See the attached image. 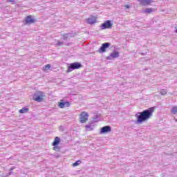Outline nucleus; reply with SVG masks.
Returning a JSON list of instances; mask_svg holds the SVG:
<instances>
[{
	"label": "nucleus",
	"instance_id": "obj_1",
	"mask_svg": "<svg viewBox=\"0 0 177 177\" xmlns=\"http://www.w3.org/2000/svg\"><path fill=\"white\" fill-rule=\"evenodd\" d=\"M154 113V109L149 108L148 109L144 110L142 112L138 113V115L136 116L137 122L138 124H142V122H146L148 120H150L153 117Z\"/></svg>",
	"mask_w": 177,
	"mask_h": 177
},
{
	"label": "nucleus",
	"instance_id": "obj_2",
	"mask_svg": "<svg viewBox=\"0 0 177 177\" xmlns=\"http://www.w3.org/2000/svg\"><path fill=\"white\" fill-rule=\"evenodd\" d=\"M44 97L45 95H44V93L41 91H37L33 95V100H35V102H38L39 103H41V102H44Z\"/></svg>",
	"mask_w": 177,
	"mask_h": 177
},
{
	"label": "nucleus",
	"instance_id": "obj_3",
	"mask_svg": "<svg viewBox=\"0 0 177 177\" xmlns=\"http://www.w3.org/2000/svg\"><path fill=\"white\" fill-rule=\"evenodd\" d=\"M81 64L78 63V62H73L72 64H71L70 66L68 67V73H71V71H73V70H78V68H81Z\"/></svg>",
	"mask_w": 177,
	"mask_h": 177
},
{
	"label": "nucleus",
	"instance_id": "obj_4",
	"mask_svg": "<svg viewBox=\"0 0 177 177\" xmlns=\"http://www.w3.org/2000/svg\"><path fill=\"white\" fill-rule=\"evenodd\" d=\"M88 118H89V115L86 111H83L80 115V121L81 124H85L86 121H88Z\"/></svg>",
	"mask_w": 177,
	"mask_h": 177
},
{
	"label": "nucleus",
	"instance_id": "obj_5",
	"mask_svg": "<svg viewBox=\"0 0 177 177\" xmlns=\"http://www.w3.org/2000/svg\"><path fill=\"white\" fill-rule=\"evenodd\" d=\"M58 107L59 109H64V107H70V102H65L63 100H61L59 102H58Z\"/></svg>",
	"mask_w": 177,
	"mask_h": 177
},
{
	"label": "nucleus",
	"instance_id": "obj_6",
	"mask_svg": "<svg viewBox=\"0 0 177 177\" xmlns=\"http://www.w3.org/2000/svg\"><path fill=\"white\" fill-rule=\"evenodd\" d=\"M35 22V19L31 15H28L25 18V24H32Z\"/></svg>",
	"mask_w": 177,
	"mask_h": 177
},
{
	"label": "nucleus",
	"instance_id": "obj_7",
	"mask_svg": "<svg viewBox=\"0 0 177 177\" xmlns=\"http://www.w3.org/2000/svg\"><path fill=\"white\" fill-rule=\"evenodd\" d=\"M102 30L111 28V27H113V24H111V21L110 20H108L102 24Z\"/></svg>",
	"mask_w": 177,
	"mask_h": 177
},
{
	"label": "nucleus",
	"instance_id": "obj_8",
	"mask_svg": "<svg viewBox=\"0 0 177 177\" xmlns=\"http://www.w3.org/2000/svg\"><path fill=\"white\" fill-rule=\"evenodd\" d=\"M138 2H140V5H141L142 6H146L151 5V2H153V1H151V0H138Z\"/></svg>",
	"mask_w": 177,
	"mask_h": 177
},
{
	"label": "nucleus",
	"instance_id": "obj_9",
	"mask_svg": "<svg viewBox=\"0 0 177 177\" xmlns=\"http://www.w3.org/2000/svg\"><path fill=\"white\" fill-rule=\"evenodd\" d=\"M108 48H110V43H104V44H102L99 50L100 52L104 53L106 52V49H108Z\"/></svg>",
	"mask_w": 177,
	"mask_h": 177
},
{
	"label": "nucleus",
	"instance_id": "obj_10",
	"mask_svg": "<svg viewBox=\"0 0 177 177\" xmlns=\"http://www.w3.org/2000/svg\"><path fill=\"white\" fill-rule=\"evenodd\" d=\"M101 133H106L107 132H111V127L109 126L103 127L100 131Z\"/></svg>",
	"mask_w": 177,
	"mask_h": 177
},
{
	"label": "nucleus",
	"instance_id": "obj_11",
	"mask_svg": "<svg viewBox=\"0 0 177 177\" xmlns=\"http://www.w3.org/2000/svg\"><path fill=\"white\" fill-rule=\"evenodd\" d=\"M96 21V17L91 16L87 19V23L88 24H93Z\"/></svg>",
	"mask_w": 177,
	"mask_h": 177
},
{
	"label": "nucleus",
	"instance_id": "obj_12",
	"mask_svg": "<svg viewBox=\"0 0 177 177\" xmlns=\"http://www.w3.org/2000/svg\"><path fill=\"white\" fill-rule=\"evenodd\" d=\"M120 56V53L118 51H114L110 55L111 59H115Z\"/></svg>",
	"mask_w": 177,
	"mask_h": 177
},
{
	"label": "nucleus",
	"instance_id": "obj_13",
	"mask_svg": "<svg viewBox=\"0 0 177 177\" xmlns=\"http://www.w3.org/2000/svg\"><path fill=\"white\" fill-rule=\"evenodd\" d=\"M30 109L28 108V106H26L25 108H22L21 109H20L19 111V113H20V114H24L26 113H28Z\"/></svg>",
	"mask_w": 177,
	"mask_h": 177
},
{
	"label": "nucleus",
	"instance_id": "obj_14",
	"mask_svg": "<svg viewBox=\"0 0 177 177\" xmlns=\"http://www.w3.org/2000/svg\"><path fill=\"white\" fill-rule=\"evenodd\" d=\"M59 143H60V138L59 137H55V140L53 142V146H57V145H59Z\"/></svg>",
	"mask_w": 177,
	"mask_h": 177
},
{
	"label": "nucleus",
	"instance_id": "obj_15",
	"mask_svg": "<svg viewBox=\"0 0 177 177\" xmlns=\"http://www.w3.org/2000/svg\"><path fill=\"white\" fill-rule=\"evenodd\" d=\"M52 67V66L50 64H46V66H43L42 70L43 71H48V70H49V68H50Z\"/></svg>",
	"mask_w": 177,
	"mask_h": 177
},
{
	"label": "nucleus",
	"instance_id": "obj_16",
	"mask_svg": "<svg viewBox=\"0 0 177 177\" xmlns=\"http://www.w3.org/2000/svg\"><path fill=\"white\" fill-rule=\"evenodd\" d=\"M82 162V161L81 160H77L75 162L73 163V167H78V165H80L81 163Z\"/></svg>",
	"mask_w": 177,
	"mask_h": 177
},
{
	"label": "nucleus",
	"instance_id": "obj_17",
	"mask_svg": "<svg viewBox=\"0 0 177 177\" xmlns=\"http://www.w3.org/2000/svg\"><path fill=\"white\" fill-rule=\"evenodd\" d=\"M171 114L177 113V106H174L171 111Z\"/></svg>",
	"mask_w": 177,
	"mask_h": 177
},
{
	"label": "nucleus",
	"instance_id": "obj_18",
	"mask_svg": "<svg viewBox=\"0 0 177 177\" xmlns=\"http://www.w3.org/2000/svg\"><path fill=\"white\" fill-rule=\"evenodd\" d=\"M151 12H153V9L152 8H147L145 10V13H151Z\"/></svg>",
	"mask_w": 177,
	"mask_h": 177
},
{
	"label": "nucleus",
	"instance_id": "obj_19",
	"mask_svg": "<svg viewBox=\"0 0 177 177\" xmlns=\"http://www.w3.org/2000/svg\"><path fill=\"white\" fill-rule=\"evenodd\" d=\"M124 8H126V9H129L130 6L129 5L127 4L124 6Z\"/></svg>",
	"mask_w": 177,
	"mask_h": 177
},
{
	"label": "nucleus",
	"instance_id": "obj_20",
	"mask_svg": "<svg viewBox=\"0 0 177 177\" xmlns=\"http://www.w3.org/2000/svg\"><path fill=\"white\" fill-rule=\"evenodd\" d=\"M68 35L67 34L64 35V38L65 39H66V38H68Z\"/></svg>",
	"mask_w": 177,
	"mask_h": 177
},
{
	"label": "nucleus",
	"instance_id": "obj_21",
	"mask_svg": "<svg viewBox=\"0 0 177 177\" xmlns=\"http://www.w3.org/2000/svg\"><path fill=\"white\" fill-rule=\"evenodd\" d=\"M163 91H161V93H162V95H167V91H164V93H162Z\"/></svg>",
	"mask_w": 177,
	"mask_h": 177
},
{
	"label": "nucleus",
	"instance_id": "obj_22",
	"mask_svg": "<svg viewBox=\"0 0 177 177\" xmlns=\"http://www.w3.org/2000/svg\"><path fill=\"white\" fill-rule=\"evenodd\" d=\"M8 2H13V0H7Z\"/></svg>",
	"mask_w": 177,
	"mask_h": 177
},
{
	"label": "nucleus",
	"instance_id": "obj_23",
	"mask_svg": "<svg viewBox=\"0 0 177 177\" xmlns=\"http://www.w3.org/2000/svg\"><path fill=\"white\" fill-rule=\"evenodd\" d=\"M86 129H88V128H91V127H89V126H86Z\"/></svg>",
	"mask_w": 177,
	"mask_h": 177
},
{
	"label": "nucleus",
	"instance_id": "obj_24",
	"mask_svg": "<svg viewBox=\"0 0 177 177\" xmlns=\"http://www.w3.org/2000/svg\"><path fill=\"white\" fill-rule=\"evenodd\" d=\"M63 44V43H60V45H62Z\"/></svg>",
	"mask_w": 177,
	"mask_h": 177
}]
</instances>
